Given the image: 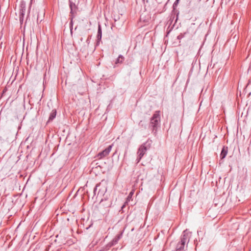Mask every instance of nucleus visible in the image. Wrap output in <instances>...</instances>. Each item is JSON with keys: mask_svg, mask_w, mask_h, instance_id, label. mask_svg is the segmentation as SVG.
<instances>
[{"mask_svg": "<svg viewBox=\"0 0 251 251\" xmlns=\"http://www.w3.org/2000/svg\"><path fill=\"white\" fill-rule=\"evenodd\" d=\"M191 236V232L188 231L187 230L183 231L182 235L181 236L180 241L176 245V250L177 251L182 250L186 243L189 242Z\"/></svg>", "mask_w": 251, "mask_h": 251, "instance_id": "f257e3e1", "label": "nucleus"}, {"mask_svg": "<svg viewBox=\"0 0 251 251\" xmlns=\"http://www.w3.org/2000/svg\"><path fill=\"white\" fill-rule=\"evenodd\" d=\"M159 113V111H155L151 119L150 126L151 127L152 131L156 130V128L160 123V118Z\"/></svg>", "mask_w": 251, "mask_h": 251, "instance_id": "f03ea898", "label": "nucleus"}, {"mask_svg": "<svg viewBox=\"0 0 251 251\" xmlns=\"http://www.w3.org/2000/svg\"><path fill=\"white\" fill-rule=\"evenodd\" d=\"M149 148V147L148 148L147 147L146 143H144L140 147L137 152L138 156L136 159L137 163L140 162L142 157L146 153V151L148 150Z\"/></svg>", "mask_w": 251, "mask_h": 251, "instance_id": "7ed1b4c3", "label": "nucleus"}, {"mask_svg": "<svg viewBox=\"0 0 251 251\" xmlns=\"http://www.w3.org/2000/svg\"><path fill=\"white\" fill-rule=\"evenodd\" d=\"M26 10V4L24 1L20 2V11H19V18L20 23H22L23 22V18L25 15V13Z\"/></svg>", "mask_w": 251, "mask_h": 251, "instance_id": "20e7f679", "label": "nucleus"}, {"mask_svg": "<svg viewBox=\"0 0 251 251\" xmlns=\"http://www.w3.org/2000/svg\"><path fill=\"white\" fill-rule=\"evenodd\" d=\"M112 146L110 145L106 149L104 150L103 151L100 152L98 154V157L99 159H101L106 156H107L110 152V151L111 150Z\"/></svg>", "mask_w": 251, "mask_h": 251, "instance_id": "39448f33", "label": "nucleus"}, {"mask_svg": "<svg viewBox=\"0 0 251 251\" xmlns=\"http://www.w3.org/2000/svg\"><path fill=\"white\" fill-rule=\"evenodd\" d=\"M69 6L71 9L70 13L71 15H74V14L76 13L77 7L75 3L71 1L70 0H69Z\"/></svg>", "mask_w": 251, "mask_h": 251, "instance_id": "423d86ee", "label": "nucleus"}, {"mask_svg": "<svg viewBox=\"0 0 251 251\" xmlns=\"http://www.w3.org/2000/svg\"><path fill=\"white\" fill-rule=\"evenodd\" d=\"M123 235V232L118 234L111 241V245L114 246L116 245L119 241V240L122 238Z\"/></svg>", "mask_w": 251, "mask_h": 251, "instance_id": "0eeeda50", "label": "nucleus"}, {"mask_svg": "<svg viewBox=\"0 0 251 251\" xmlns=\"http://www.w3.org/2000/svg\"><path fill=\"white\" fill-rule=\"evenodd\" d=\"M227 151H228L227 147L224 146L222 149L221 154H220L221 159H223L224 158H225V157L227 155Z\"/></svg>", "mask_w": 251, "mask_h": 251, "instance_id": "6e6552de", "label": "nucleus"}, {"mask_svg": "<svg viewBox=\"0 0 251 251\" xmlns=\"http://www.w3.org/2000/svg\"><path fill=\"white\" fill-rule=\"evenodd\" d=\"M56 110L55 109L52 110L50 115L49 118L47 122V123L52 121L56 117Z\"/></svg>", "mask_w": 251, "mask_h": 251, "instance_id": "1a4fd4ad", "label": "nucleus"}, {"mask_svg": "<svg viewBox=\"0 0 251 251\" xmlns=\"http://www.w3.org/2000/svg\"><path fill=\"white\" fill-rule=\"evenodd\" d=\"M151 17L150 16H148L147 18H145V16L143 14L141 15L140 18V21L141 22H143L145 23H147L150 20Z\"/></svg>", "mask_w": 251, "mask_h": 251, "instance_id": "9d476101", "label": "nucleus"}, {"mask_svg": "<svg viewBox=\"0 0 251 251\" xmlns=\"http://www.w3.org/2000/svg\"><path fill=\"white\" fill-rule=\"evenodd\" d=\"M124 59H125V58L123 55H120L118 56V57L117 58V59L115 61V65H117L119 63H122L124 61ZM116 67V65L114 66V67Z\"/></svg>", "mask_w": 251, "mask_h": 251, "instance_id": "9b49d317", "label": "nucleus"}, {"mask_svg": "<svg viewBox=\"0 0 251 251\" xmlns=\"http://www.w3.org/2000/svg\"><path fill=\"white\" fill-rule=\"evenodd\" d=\"M102 31L101 29V27L100 25L99 26L98 34H97V38L98 40H100L101 38Z\"/></svg>", "mask_w": 251, "mask_h": 251, "instance_id": "f8f14e48", "label": "nucleus"}, {"mask_svg": "<svg viewBox=\"0 0 251 251\" xmlns=\"http://www.w3.org/2000/svg\"><path fill=\"white\" fill-rule=\"evenodd\" d=\"M74 17H75V15H72L71 20V22L70 23V31H71V35H72V34H73V31H72L73 25V19Z\"/></svg>", "mask_w": 251, "mask_h": 251, "instance_id": "ddd939ff", "label": "nucleus"}, {"mask_svg": "<svg viewBox=\"0 0 251 251\" xmlns=\"http://www.w3.org/2000/svg\"><path fill=\"white\" fill-rule=\"evenodd\" d=\"M133 194V192H131L129 193V194L127 199L128 200L129 198H130L132 197Z\"/></svg>", "mask_w": 251, "mask_h": 251, "instance_id": "4468645a", "label": "nucleus"}, {"mask_svg": "<svg viewBox=\"0 0 251 251\" xmlns=\"http://www.w3.org/2000/svg\"><path fill=\"white\" fill-rule=\"evenodd\" d=\"M100 185V184H97L96 185V186H95V188H94V193H95V191L97 190V187H98V186H99Z\"/></svg>", "mask_w": 251, "mask_h": 251, "instance_id": "2eb2a0df", "label": "nucleus"}, {"mask_svg": "<svg viewBox=\"0 0 251 251\" xmlns=\"http://www.w3.org/2000/svg\"><path fill=\"white\" fill-rule=\"evenodd\" d=\"M183 37V36L181 34L177 36V39H180Z\"/></svg>", "mask_w": 251, "mask_h": 251, "instance_id": "dca6fc26", "label": "nucleus"}, {"mask_svg": "<svg viewBox=\"0 0 251 251\" xmlns=\"http://www.w3.org/2000/svg\"><path fill=\"white\" fill-rule=\"evenodd\" d=\"M139 126L143 127V125L142 124V121H141L139 123Z\"/></svg>", "mask_w": 251, "mask_h": 251, "instance_id": "f3484780", "label": "nucleus"}, {"mask_svg": "<svg viewBox=\"0 0 251 251\" xmlns=\"http://www.w3.org/2000/svg\"><path fill=\"white\" fill-rule=\"evenodd\" d=\"M86 42L88 44H89V38H88V39H87L86 40Z\"/></svg>", "mask_w": 251, "mask_h": 251, "instance_id": "a211bd4d", "label": "nucleus"}, {"mask_svg": "<svg viewBox=\"0 0 251 251\" xmlns=\"http://www.w3.org/2000/svg\"><path fill=\"white\" fill-rule=\"evenodd\" d=\"M125 206V203L122 206V209L124 208V207Z\"/></svg>", "mask_w": 251, "mask_h": 251, "instance_id": "6ab92c4d", "label": "nucleus"}]
</instances>
